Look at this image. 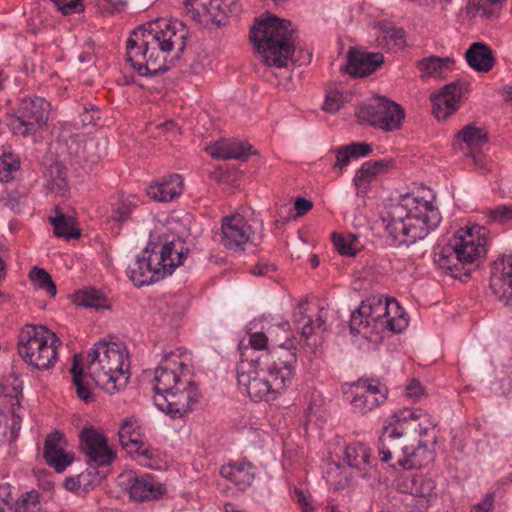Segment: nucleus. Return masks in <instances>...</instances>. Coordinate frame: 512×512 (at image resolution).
<instances>
[{
    "mask_svg": "<svg viewBox=\"0 0 512 512\" xmlns=\"http://www.w3.org/2000/svg\"><path fill=\"white\" fill-rule=\"evenodd\" d=\"M383 63L382 53L350 48L347 53V62L340 67V71L353 77H365L375 72Z\"/></svg>",
    "mask_w": 512,
    "mask_h": 512,
    "instance_id": "nucleus-20",
    "label": "nucleus"
},
{
    "mask_svg": "<svg viewBox=\"0 0 512 512\" xmlns=\"http://www.w3.org/2000/svg\"><path fill=\"white\" fill-rule=\"evenodd\" d=\"M29 278L35 286L47 291L50 296L54 297L57 294L56 285L45 269L33 267L30 271Z\"/></svg>",
    "mask_w": 512,
    "mask_h": 512,
    "instance_id": "nucleus-42",
    "label": "nucleus"
},
{
    "mask_svg": "<svg viewBox=\"0 0 512 512\" xmlns=\"http://www.w3.org/2000/svg\"><path fill=\"white\" fill-rule=\"evenodd\" d=\"M344 459L349 467L360 471L362 477H366L373 468L371 450L363 443L348 445L345 449Z\"/></svg>",
    "mask_w": 512,
    "mask_h": 512,
    "instance_id": "nucleus-28",
    "label": "nucleus"
},
{
    "mask_svg": "<svg viewBox=\"0 0 512 512\" xmlns=\"http://www.w3.org/2000/svg\"><path fill=\"white\" fill-rule=\"evenodd\" d=\"M378 46L387 50H399L406 44L405 31L402 28L389 26L381 29L377 37Z\"/></svg>",
    "mask_w": 512,
    "mask_h": 512,
    "instance_id": "nucleus-35",
    "label": "nucleus"
},
{
    "mask_svg": "<svg viewBox=\"0 0 512 512\" xmlns=\"http://www.w3.org/2000/svg\"><path fill=\"white\" fill-rule=\"evenodd\" d=\"M505 0H468V9L474 10L483 17L498 14Z\"/></svg>",
    "mask_w": 512,
    "mask_h": 512,
    "instance_id": "nucleus-43",
    "label": "nucleus"
},
{
    "mask_svg": "<svg viewBox=\"0 0 512 512\" xmlns=\"http://www.w3.org/2000/svg\"><path fill=\"white\" fill-rule=\"evenodd\" d=\"M296 495L297 501L302 507L303 512H309L310 510H312V507L310 505V502L308 501L307 496L301 490H296Z\"/></svg>",
    "mask_w": 512,
    "mask_h": 512,
    "instance_id": "nucleus-61",
    "label": "nucleus"
},
{
    "mask_svg": "<svg viewBox=\"0 0 512 512\" xmlns=\"http://www.w3.org/2000/svg\"><path fill=\"white\" fill-rule=\"evenodd\" d=\"M165 239L161 248L159 244L150 241L143 250L142 256H137L133 265L129 266L128 273L136 286L149 285L171 275L176 267L184 263L189 249L180 242Z\"/></svg>",
    "mask_w": 512,
    "mask_h": 512,
    "instance_id": "nucleus-6",
    "label": "nucleus"
},
{
    "mask_svg": "<svg viewBox=\"0 0 512 512\" xmlns=\"http://www.w3.org/2000/svg\"><path fill=\"white\" fill-rule=\"evenodd\" d=\"M136 208V204L129 198L119 201L111 211V219L118 223L127 221Z\"/></svg>",
    "mask_w": 512,
    "mask_h": 512,
    "instance_id": "nucleus-47",
    "label": "nucleus"
},
{
    "mask_svg": "<svg viewBox=\"0 0 512 512\" xmlns=\"http://www.w3.org/2000/svg\"><path fill=\"white\" fill-rule=\"evenodd\" d=\"M50 103L41 97L23 99L11 119L10 126L15 134L28 136L35 134L47 123Z\"/></svg>",
    "mask_w": 512,
    "mask_h": 512,
    "instance_id": "nucleus-12",
    "label": "nucleus"
},
{
    "mask_svg": "<svg viewBox=\"0 0 512 512\" xmlns=\"http://www.w3.org/2000/svg\"><path fill=\"white\" fill-rule=\"evenodd\" d=\"M399 487L402 492L425 498L428 502L436 496L434 482L422 475H410L403 478Z\"/></svg>",
    "mask_w": 512,
    "mask_h": 512,
    "instance_id": "nucleus-31",
    "label": "nucleus"
},
{
    "mask_svg": "<svg viewBox=\"0 0 512 512\" xmlns=\"http://www.w3.org/2000/svg\"><path fill=\"white\" fill-rule=\"evenodd\" d=\"M57 8L64 14L79 13L84 10L81 0H51Z\"/></svg>",
    "mask_w": 512,
    "mask_h": 512,
    "instance_id": "nucleus-50",
    "label": "nucleus"
},
{
    "mask_svg": "<svg viewBox=\"0 0 512 512\" xmlns=\"http://www.w3.org/2000/svg\"><path fill=\"white\" fill-rule=\"evenodd\" d=\"M503 95L506 100L512 101V86H506L503 88Z\"/></svg>",
    "mask_w": 512,
    "mask_h": 512,
    "instance_id": "nucleus-63",
    "label": "nucleus"
},
{
    "mask_svg": "<svg viewBox=\"0 0 512 512\" xmlns=\"http://www.w3.org/2000/svg\"><path fill=\"white\" fill-rule=\"evenodd\" d=\"M240 361L236 367L237 380L245 387L247 394L254 401H273L291 385L294 366L297 362L296 349H286L279 363L271 356L248 358V347L238 346Z\"/></svg>",
    "mask_w": 512,
    "mask_h": 512,
    "instance_id": "nucleus-2",
    "label": "nucleus"
},
{
    "mask_svg": "<svg viewBox=\"0 0 512 512\" xmlns=\"http://www.w3.org/2000/svg\"><path fill=\"white\" fill-rule=\"evenodd\" d=\"M0 499L2 503L12 509L13 505L11 504V491L9 485L0 486Z\"/></svg>",
    "mask_w": 512,
    "mask_h": 512,
    "instance_id": "nucleus-60",
    "label": "nucleus"
},
{
    "mask_svg": "<svg viewBox=\"0 0 512 512\" xmlns=\"http://www.w3.org/2000/svg\"><path fill=\"white\" fill-rule=\"evenodd\" d=\"M465 58L469 66L478 72H489L495 64L492 49L482 42L471 44Z\"/></svg>",
    "mask_w": 512,
    "mask_h": 512,
    "instance_id": "nucleus-29",
    "label": "nucleus"
},
{
    "mask_svg": "<svg viewBox=\"0 0 512 512\" xmlns=\"http://www.w3.org/2000/svg\"><path fill=\"white\" fill-rule=\"evenodd\" d=\"M345 146L353 158L364 157L372 152L371 145L364 142H354Z\"/></svg>",
    "mask_w": 512,
    "mask_h": 512,
    "instance_id": "nucleus-51",
    "label": "nucleus"
},
{
    "mask_svg": "<svg viewBox=\"0 0 512 512\" xmlns=\"http://www.w3.org/2000/svg\"><path fill=\"white\" fill-rule=\"evenodd\" d=\"M250 235L251 227L241 214L234 213L222 218L220 243L225 248L244 250Z\"/></svg>",
    "mask_w": 512,
    "mask_h": 512,
    "instance_id": "nucleus-18",
    "label": "nucleus"
},
{
    "mask_svg": "<svg viewBox=\"0 0 512 512\" xmlns=\"http://www.w3.org/2000/svg\"><path fill=\"white\" fill-rule=\"evenodd\" d=\"M249 38L266 66L282 68L292 60L295 30L289 20L274 15L261 16L256 19Z\"/></svg>",
    "mask_w": 512,
    "mask_h": 512,
    "instance_id": "nucleus-4",
    "label": "nucleus"
},
{
    "mask_svg": "<svg viewBox=\"0 0 512 512\" xmlns=\"http://www.w3.org/2000/svg\"><path fill=\"white\" fill-rule=\"evenodd\" d=\"M241 343L243 344L244 348L245 347L249 348V352L247 353L249 359H250V357H261L263 359L266 355L270 356L269 353L257 355L258 352L266 350L268 348V337L264 332L252 333L249 336V340H248L247 344H245L243 341H241L238 344V346Z\"/></svg>",
    "mask_w": 512,
    "mask_h": 512,
    "instance_id": "nucleus-45",
    "label": "nucleus"
},
{
    "mask_svg": "<svg viewBox=\"0 0 512 512\" xmlns=\"http://www.w3.org/2000/svg\"><path fill=\"white\" fill-rule=\"evenodd\" d=\"M119 441L129 454H137L147 459L154 457V451L144 442L142 427L135 418L122 421L118 431Z\"/></svg>",
    "mask_w": 512,
    "mask_h": 512,
    "instance_id": "nucleus-19",
    "label": "nucleus"
},
{
    "mask_svg": "<svg viewBox=\"0 0 512 512\" xmlns=\"http://www.w3.org/2000/svg\"><path fill=\"white\" fill-rule=\"evenodd\" d=\"M224 510H225V512H240V511L236 510L232 504H226L224 506Z\"/></svg>",
    "mask_w": 512,
    "mask_h": 512,
    "instance_id": "nucleus-64",
    "label": "nucleus"
},
{
    "mask_svg": "<svg viewBox=\"0 0 512 512\" xmlns=\"http://www.w3.org/2000/svg\"><path fill=\"white\" fill-rule=\"evenodd\" d=\"M462 92V83L456 81L445 85L438 94L431 95L434 116L445 120L453 114L458 109Z\"/></svg>",
    "mask_w": 512,
    "mask_h": 512,
    "instance_id": "nucleus-23",
    "label": "nucleus"
},
{
    "mask_svg": "<svg viewBox=\"0 0 512 512\" xmlns=\"http://www.w3.org/2000/svg\"><path fill=\"white\" fill-rule=\"evenodd\" d=\"M408 326L406 312L395 299L372 296L361 302L351 314L350 332L366 335L372 331L388 330L401 333Z\"/></svg>",
    "mask_w": 512,
    "mask_h": 512,
    "instance_id": "nucleus-8",
    "label": "nucleus"
},
{
    "mask_svg": "<svg viewBox=\"0 0 512 512\" xmlns=\"http://www.w3.org/2000/svg\"><path fill=\"white\" fill-rule=\"evenodd\" d=\"M220 474L242 490L250 486L255 477L253 467L248 462L223 465L220 468Z\"/></svg>",
    "mask_w": 512,
    "mask_h": 512,
    "instance_id": "nucleus-30",
    "label": "nucleus"
},
{
    "mask_svg": "<svg viewBox=\"0 0 512 512\" xmlns=\"http://www.w3.org/2000/svg\"><path fill=\"white\" fill-rule=\"evenodd\" d=\"M74 303L77 306L104 309L108 308L107 299L102 292L94 288L79 291L74 295Z\"/></svg>",
    "mask_w": 512,
    "mask_h": 512,
    "instance_id": "nucleus-36",
    "label": "nucleus"
},
{
    "mask_svg": "<svg viewBox=\"0 0 512 512\" xmlns=\"http://www.w3.org/2000/svg\"><path fill=\"white\" fill-rule=\"evenodd\" d=\"M188 30L179 20L156 19L137 27L126 43V60L140 76H156L178 61Z\"/></svg>",
    "mask_w": 512,
    "mask_h": 512,
    "instance_id": "nucleus-1",
    "label": "nucleus"
},
{
    "mask_svg": "<svg viewBox=\"0 0 512 512\" xmlns=\"http://www.w3.org/2000/svg\"><path fill=\"white\" fill-rule=\"evenodd\" d=\"M12 509L14 512H42L39 493L31 490L21 494L13 504Z\"/></svg>",
    "mask_w": 512,
    "mask_h": 512,
    "instance_id": "nucleus-41",
    "label": "nucleus"
},
{
    "mask_svg": "<svg viewBox=\"0 0 512 512\" xmlns=\"http://www.w3.org/2000/svg\"><path fill=\"white\" fill-rule=\"evenodd\" d=\"M335 154H336V161L332 166L334 169L338 168V169L342 170L345 166H347L349 164L350 159L353 158L352 155H350L349 150L347 149V147L345 145L338 147L335 150Z\"/></svg>",
    "mask_w": 512,
    "mask_h": 512,
    "instance_id": "nucleus-52",
    "label": "nucleus"
},
{
    "mask_svg": "<svg viewBox=\"0 0 512 512\" xmlns=\"http://www.w3.org/2000/svg\"><path fill=\"white\" fill-rule=\"evenodd\" d=\"M406 394L413 400H419L421 395H423L421 383L418 380L413 379L406 388Z\"/></svg>",
    "mask_w": 512,
    "mask_h": 512,
    "instance_id": "nucleus-55",
    "label": "nucleus"
},
{
    "mask_svg": "<svg viewBox=\"0 0 512 512\" xmlns=\"http://www.w3.org/2000/svg\"><path fill=\"white\" fill-rule=\"evenodd\" d=\"M391 423L410 442L425 439L436 426L432 416L421 408L401 409L392 415Z\"/></svg>",
    "mask_w": 512,
    "mask_h": 512,
    "instance_id": "nucleus-13",
    "label": "nucleus"
},
{
    "mask_svg": "<svg viewBox=\"0 0 512 512\" xmlns=\"http://www.w3.org/2000/svg\"><path fill=\"white\" fill-rule=\"evenodd\" d=\"M435 443V436L431 440L419 439L415 442H410L406 456L402 459L401 467L406 470L426 467L434 461L435 456L432 449L429 448V444L434 445Z\"/></svg>",
    "mask_w": 512,
    "mask_h": 512,
    "instance_id": "nucleus-25",
    "label": "nucleus"
},
{
    "mask_svg": "<svg viewBox=\"0 0 512 512\" xmlns=\"http://www.w3.org/2000/svg\"><path fill=\"white\" fill-rule=\"evenodd\" d=\"M171 356L172 355H166L155 370V395L166 394L178 388L179 385L187 386V380L190 379L187 375H183L182 373L186 364L182 361H172Z\"/></svg>",
    "mask_w": 512,
    "mask_h": 512,
    "instance_id": "nucleus-17",
    "label": "nucleus"
},
{
    "mask_svg": "<svg viewBox=\"0 0 512 512\" xmlns=\"http://www.w3.org/2000/svg\"><path fill=\"white\" fill-rule=\"evenodd\" d=\"M197 400V387L191 379L187 380V386L179 385L178 388L166 394L154 396L157 408L172 418H181L186 415Z\"/></svg>",
    "mask_w": 512,
    "mask_h": 512,
    "instance_id": "nucleus-14",
    "label": "nucleus"
},
{
    "mask_svg": "<svg viewBox=\"0 0 512 512\" xmlns=\"http://www.w3.org/2000/svg\"><path fill=\"white\" fill-rule=\"evenodd\" d=\"M490 287L503 305H512V255L503 257L494 263Z\"/></svg>",
    "mask_w": 512,
    "mask_h": 512,
    "instance_id": "nucleus-21",
    "label": "nucleus"
},
{
    "mask_svg": "<svg viewBox=\"0 0 512 512\" xmlns=\"http://www.w3.org/2000/svg\"><path fill=\"white\" fill-rule=\"evenodd\" d=\"M493 505V495L487 494L485 498L473 507L472 512H489Z\"/></svg>",
    "mask_w": 512,
    "mask_h": 512,
    "instance_id": "nucleus-56",
    "label": "nucleus"
},
{
    "mask_svg": "<svg viewBox=\"0 0 512 512\" xmlns=\"http://www.w3.org/2000/svg\"><path fill=\"white\" fill-rule=\"evenodd\" d=\"M238 0H214V5L220 6V11L223 13L234 12L236 10Z\"/></svg>",
    "mask_w": 512,
    "mask_h": 512,
    "instance_id": "nucleus-59",
    "label": "nucleus"
},
{
    "mask_svg": "<svg viewBox=\"0 0 512 512\" xmlns=\"http://www.w3.org/2000/svg\"><path fill=\"white\" fill-rule=\"evenodd\" d=\"M65 445L66 440L57 431L48 434L44 442L43 457L45 462L58 473L65 471L74 461V454L65 452Z\"/></svg>",
    "mask_w": 512,
    "mask_h": 512,
    "instance_id": "nucleus-22",
    "label": "nucleus"
},
{
    "mask_svg": "<svg viewBox=\"0 0 512 512\" xmlns=\"http://www.w3.org/2000/svg\"><path fill=\"white\" fill-rule=\"evenodd\" d=\"M20 168L19 157L13 153H3L0 161V181L9 182Z\"/></svg>",
    "mask_w": 512,
    "mask_h": 512,
    "instance_id": "nucleus-44",
    "label": "nucleus"
},
{
    "mask_svg": "<svg viewBox=\"0 0 512 512\" xmlns=\"http://www.w3.org/2000/svg\"><path fill=\"white\" fill-rule=\"evenodd\" d=\"M50 223L58 237L72 239L80 236V232L73 227V219L63 214L59 207H56V216L50 218Z\"/></svg>",
    "mask_w": 512,
    "mask_h": 512,
    "instance_id": "nucleus-37",
    "label": "nucleus"
},
{
    "mask_svg": "<svg viewBox=\"0 0 512 512\" xmlns=\"http://www.w3.org/2000/svg\"><path fill=\"white\" fill-rule=\"evenodd\" d=\"M214 0H185V9L192 19L198 23H208L217 20L220 11Z\"/></svg>",
    "mask_w": 512,
    "mask_h": 512,
    "instance_id": "nucleus-32",
    "label": "nucleus"
},
{
    "mask_svg": "<svg viewBox=\"0 0 512 512\" xmlns=\"http://www.w3.org/2000/svg\"><path fill=\"white\" fill-rule=\"evenodd\" d=\"M325 330V321L321 316H318L316 319L307 317L306 321L301 327V336L305 338L306 341H308L313 334L323 333ZM307 344L311 345L310 342H307Z\"/></svg>",
    "mask_w": 512,
    "mask_h": 512,
    "instance_id": "nucleus-48",
    "label": "nucleus"
},
{
    "mask_svg": "<svg viewBox=\"0 0 512 512\" xmlns=\"http://www.w3.org/2000/svg\"><path fill=\"white\" fill-rule=\"evenodd\" d=\"M409 444L410 440L405 438L390 422L382 428L378 440V451L381 456V461L389 463L395 460L396 463L390 464V466L395 467V465H398L401 467L402 459L406 456Z\"/></svg>",
    "mask_w": 512,
    "mask_h": 512,
    "instance_id": "nucleus-16",
    "label": "nucleus"
},
{
    "mask_svg": "<svg viewBox=\"0 0 512 512\" xmlns=\"http://www.w3.org/2000/svg\"><path fill=\"white\" fill-rule=\"evenodd\" d=\"M382 221L394 242L409 245L436 229L441 215L431 203L404 195L386 208Z\"/></svg>",
    "mask_w": 512,
    "mask_h": 512,
    "instance_id": "nucleus-3",
    "label": "nucleus"
},
{
    "mask_svg": "<svg viewBox=\"0 0 512 512\" xmlns=\"http://www.w3.org/2000/svg\"><path fill=\"white\" fill-rule=\"evenodd\" d=\"M343 394L355 411L366 414L386 401L388 388L376 379L360 378L344 388Z\"/></svg>",
    "mask_w": 512,
    "mask_h": 512,
    "instance_id": "nucleus-11",
    "label": "nucleus"
},
{
    "mask_svg": "<svg viewBox=\"0 0 512 512\" xmlns=\"http://www.w3.org/2000/svg\"><path fill=\"white\" fill-rule=\"evenodd\" d=\"M251 149L252 146L247 143L221 140L208 146L206 151L213 158L244 160L250 155Z\"/></svg>",
    "mask_w": 512,
    "mask_h": 512,
    "instance_id": "nucleus-26",
    "label": "nucleus"
},
{
    "mask_svg": "<svg viewBox=\"0 0 512 512\" xmlns=\"http://www.w3.org/2000/svg\"><path fill=\"white\" fill-rule=\"evenodd\" d=\"M183 183L179 175L173 174L163 178L159 183L150 185L147 194L159 202H169L182 193Z\"/></svg>",
    "mask_w": 512,
    "mask_h": 512,
    "instance_id": "nucleus-27",
    "label": "nucleus"
},
{
    "mask_svg": "<svg viewBox=\"0 0 512 512\" xmlns=\"http://www.w3.org/2000/svg\"><path fill=\"white\" fill-rule=\"evenodd\" d=\"M80 447L89 463L97 466L109 465L115 458V452L109 448L107 439L93 427H85L81 430Z\"/></svg>",
    "mask_w": 512,
    "mask_h": 512,
    "instance_id": "nucleus-15",
    "label": "nucleus"
},
{
    "mask_svg": "<svg viewBox=\"0 0 512 512\" xmlns=\"http://www.w3.org/2000/svg\"><path fill=\"white\" fill-rule=\"evenodd\" d=\"M64 486L68 490H75L80 487V481L78 478L69 477L64 481Z\"/></svg>",
    "mask_w": 512,
    "mask_h": 512,
    "instance_id": "nucleus-62",
    "label": "nucleus"
},
{
    "mask_svg": "<svg viewBox=\"0 0 512 512\" xmlns=\"http://www.w3.org/2000/svg\"><path fill=\"white\" fill-rule=\"evenodd\" d=\"M332 242L335 250L344 256H355L360 250L357 235L333 233Z\"/></svg>",
    "mask_w": 512,
    "mask_h": 512,
    "instance_id": "nucleus-39",
    "label": "nucleus"
},
{
    "mask_svg": "<svg viewBox=\"0 0 512 512\" xmlns=\"http://www.w3.org/2000/svg\"><path fill=\"white\" fill-rule=\"evenodd\" d=\"M312 207V202L305 198H297L295 201V210L298 216L306 214Z\"/></svg>",
    "mask_w": 512,
    "mask_h": 512,
    "instance_id": "nucleus-57",
    "label": "nucleus"
},
{
    "mask_svg": "<svg viewBox=\"0 0 512 512\" xmlns=\"http://www.w3.org/2000/svg\"><path fill=\"white\" fill-rule=\"evenodd\" d=\"M488 223H497L501 225L512 223V205L501 204L486 212Z\"/></svg>",
    "mask_w": 512,
    "mask_h": 512,
    "instance_id": "nucleus-46",
    "label": "nucleus"
},
{
    "mask_svg": "<svg viewBox=\"0 0 512 512\" xmlns=\"http://www.w3.org/2000/svg\"><path fill=\"white\" fill-rule=\"evenodd\" d=\"M25 200L26 196L24 194L13 192L7 196L5 205L12 211L19 212Z\"/></svg>",
    "mask_w": 512,
    "mask_h": 512,
    "instance_id": "nucleus-54",
    "label": "nucleus"
},
{
    "mask_svg": "<svg viewBox=\"0 0 512 512\" xmlns=\"http://www.w3.org/2000/svg\"><path fill=\"white\" fill-rule=\"evenodd\" d=\"M486 233V228L480 226L460 229L435 253V263L454 278L469 276V266L486 254Z\"/></svg>",
    "mask_w": 512,
    "mask_h": 512,
    "instance_id": "nucleus-5",
    "label": "nucleus"
},
{
    "mask_svg": "<svg viewBox=\"0 0 512 512\" xmlns=\"http://www.w3.org/2000/svg\"><path fill=\"white\" fill-rule=\"evenodd\" d=\"M343 104V95L338 90H331L327 93L323 109L326 112H337Z\"/></svg>",
    "mask_w": 512,
    "mask_h": 512,
    "instance_id": "nucleus-49",
    "label": "nucleus"
},
{
    "mask_svg": "<svg viewBox=\"0 0 512 512\" xmlns=\"http://www.w3.org/2000/svg\"><path fill=\"white\" fill-rule=\"evenodd\" d=\"M388 166V163L384 160H379L375 162H365L362 164L360 169L356 172V175L353 179L356 186H361L364 182H369L373 177L377 176L378 174L382 173L386 167Z\"/></svg>",
    "mask_w": 512,
    "mask_h": 512,
    "instance_id": "nucleus-40",
    "label": "nucleus"
},
{
    "mask_svg": "<svg viewBox=\"0 0 512 512\" xmlns=\"http://www.w3.org/2000/svg\"><path fill=\"white\" fill-rule=\"evenodd\" d=\"M453 63L449 57L430 56L419 60L417 68L422 72V77H441L444 71L451 69Z\"/></svg>",
    "mask_w": 512,
    "mask_h": 512,
    "instance_id": "nucleus-34",
    "label": "nucleus"
},
{
    "mask_svg": "<svg viewBox=\"0 0 512 512\" xmlns=\"http://www.w3.org/2000/svg\"><path fill=\"white\" fill-rule=\"evenodd\" d=\"M46 187L51 192L59 193L61 195L65 194L67 183L66 179L61 175L60 169H58V176L56 178L47 181Z\"/></svg>",
    "mask_w": 512,
    "mask_h": 512,
    "instance_id": "nucleus-53",
    "label": "nucleus"
},
{
    "mask_svg": "<svg viewBox=\"0 0 512 512\" xmlns=\"http://www.w3.org/2000/svg\"><path fill=\"white\" fill-rule=\"evenodd\" d=\"M273 271H275V266L273 264L262 263V262L257 263L252 268V273L257 276H265Z\"/></svg>",
    "mask_w": 512,
    "mask_h": 512,
    "instance_id": "nucleus-58",
    "label": "nucleus"
},
{
    "mask_svg": "<svg viewBox=\"0 0 512 512\" xmlns=\"http://www.w3.org/2000/svg\"><path fill=\"white\" fill-rule=\"evenodd\" d=\"M357 116L361 123L369 124L385 132H392L401 128L405 112L394 101L377 97L362 105L357 112Z\"/></svg>",
    "mask_w": 512,
    "mask_h": 512,
    "instance_id": "nucleus-10",
    "label": "nucleus"
},
{
    "mask_svg": "<svg viewBox=\"0 0 512 512\" xmlns=\"http://www.w3.org/2000/svg\"><path fill=\"white\" fill-rule=\"evenodd\" d=\"M457 138L461 139L471 149L481 148L488 142V134L484 129L476 127L474 124H468L458 133Z\"/></svg>",
    "mask_w": 512,
    "mask_h": 512,
    "instance_id": "nucleus-38",
    "label": "nucleus"
},
{
    "mask_svg": "<svg viewBox=\"0 0 512 512\" xmlns=\"http://www.w3.org/2000/svg\"><path fill=\"white\" fill-rule=\"evenodd\" d=\"M126 359L127 354L119 345L100 340L88 353L86 369L97 386L113 394L129 381Z\"/></svg>",
    "mask_w": 512,
    "mask_h": 512,
    "instance_id": "nucleus-7",
    "label": "nucleus"
},
{
    "mask_svg": "<svg viewBox=\"0 0 512 512\" xmlns=\"http://www.w3.org/2000/svg\"><path fill=\"white\" fill-rule=\"evenodd\" d=\"M60 345L57 335L42 325L27 324L18 335L19 356L38 370H47L54 366Z\"/></svg>",
    "mask_w": 512,
    "mask_h": 512,
    "instance_id": "nucleus-9",
    "label": "nucleus"
},
{
    "mask_svg": "<svg viewBox=\"0 0 512 512\" xmlns=\"http://www.w3.org/2000/svg\"><path fill=\"white\" fill-rule=\"evenodd\" d=\"M70 372L73 375L72 381L76 388L78 398L85 403H90L93 400V395L90 390L89 382L85 380L87 375L84 373L81 355H74Z\"/></svg>",
    "mask_w": 512,
    "mask_h": 512,
    "instance_id": "nucleus-33",
    "label": "nucleus"
},
{
    "mask_svg": "<svg viewBox=\"0 0 512 512\" xmlns=\"http://www.w3.org/2000/svg\"><path fill=\"white\" fill-rule=\"evenodd\" d=\"M130 482V498L137 502L157 500L166 493L164 485L151 474L135 476Z\"/></svg>",
    "mask_w": 512,
    "mask_h": 512,
    "instance_id": "nucleus-24",
    "label": "nucleus"
}]
</instances>
